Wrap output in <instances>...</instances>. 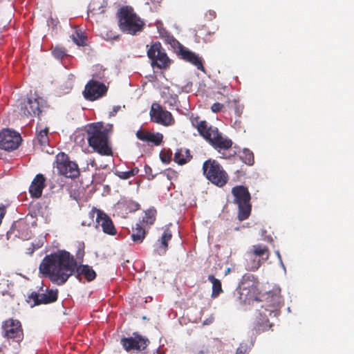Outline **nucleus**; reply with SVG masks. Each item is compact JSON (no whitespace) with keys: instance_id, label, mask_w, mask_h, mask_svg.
Here are the masks:
<instances>
[{"instance_id":"obj_1","label":"nucleus","mask_w":354,"mask_h":354,"mask_svg":"<svg viewBox=\"0 0 354 354\" xmlns=\"http://www.w3.org/2000/svg\"><path fill=\"white\" fill-rule=\"evenodd\" d=\"M39 271L44 275L48 276L51 281L58 285L64 284L75 271L80 281L84 278L91 281L96 277V273L91 266H77L74 257L65 250L46 256L39 266Z\"/></svg>"},{"instance_id":"obj_2","label":"nucleus","mask_w":354,"mask_h":354,"mask_svg":"<svg viewBox=\"0 0 354 354\" xmlns=\"http://www.w3.org/2000/svg\"><path fill=\"white\" fill-rule=\"evenodd\" d=\"M112 131V124H104L102 122L89 124L86 129L89 146L101 155H111L112 150L109 145V136Z\"/></svg>"},{"instance_id":"obj_3","label":"nucleus","mask_w":354,"mask_h":354,"mask_svg":"<svg viewBox=\"0 0 354 354\" xmlns=\"http://www.w3.org/2000/svg\"><path fill=\"white\" fill-rule=\"evenodd\" d=\"M283 303L281 296V289L279 287L274 288L272 291L267 293L264 304L258 309L257 326L258 330H266L272 327L269 324L268 316L277 317L279 315V308Z\"/></svg>"},{"instance_id":"obj_4","label":"nucleus","mask_w":354,"mask_h":354,"mask_svg":"<svg viewBox=\"0 0 354 354\" xmlns=\"http://www.w3.org/2000/svg\"><path fill=\"white\" fill-rule=\"evenodd\" d=\"M120 30L130 35H136L143 29V21L134 12L132 8L122 7L118 12Z\"/></svg>"},{"instance_id":"obj_5","label":"nucleus","mask_w":354,"mask_h":354,"mask_svg":"<svg viewBox=\"0 0 354 354\" xmlns=\"http://www.w3.org/2000/svg\"><path fill=\"white\" fill-rule=\"evenodd\" d=\"M258 287L259 281L253 274H247L243 275L237 289L240 301L245 304H250L251 301H257Z\"/></svg>"},{"instance_id":"obj_6","label":"nucleus","mask_w":354,"mask_h":354,"mask_svg":"<svg viewBox=\"0 0 354 354\" xmlns=\"http://www.w3.org/2000/svg\"><path fill=\"white\" fill-rule=\"evenodd\" d=\"M232 193L234 197V203L239 207V220L242 221L247 219L252 208L250 203L251 197L248 189L243 186H236L232 188Z\"/></svg>"},{"instance_id":"obj_7","label":"nucleus","mask_w":354,"mask_h":354,"mask_svg":"<svg viewBox=\"0 0 354 354\" xmlns=\"http://www.w3.org/2000/svg\"><path fill=\"white\" fill-rule=\"evenodd\" d=\"M147 56L153 69L167 70L171 65V59L160 42H155L149 47Z\"/></svg>"},{"instance_id":"obj_8","label":"nucleus","mask_w":354,"mask_h":354,"mask_svg":"<svg viewBox=\"0 0 354 354\" xmlns=\"http://www.w3.org/2000/svg\"><path fill=\"white\" fill-rule=\"evenodd\" d=\"M54 168L58 175L63 177H78L80 169L75 162L71 161L68 155L61 152L56 156Z\"/></svg>"},{"instance_id":"obj_9","label":"nucleus","mask_w":354,"mask_h":354,"mask_svg":"<svg viewBox=\"0 0 354 354\" xmlns=\"http://www.w3.org/2000/svg\"><path fill=\"white\" fill-rule=\"evenodd\" d=\"M22 138L16 131L4 129L0 131V149L6 151H13L19 148Z\"/></svg>"},{"instance_id":"obj_10","label":"nucleus","mask_w":354,"mask_h":354,"mask_svg":"<svg viewBox=\"0 0 354 354\" xmlns=\"http://www.w3.org/2000/svg\"><path fill=\"white\" fill-rule=\"evenodd\" d=\"M203 138L218 151L227 150L232 147V141L219 132L218 128L210 126Z\"/></svg>"},{"instance_id":"obj_11","label":"nucleus","mask_w":354,"mask_h":354,"mask_svg":"<svg viewBox=\"0 0 354 354\" xmlns=\"http://www.w3.org/2000/svg\"><path fill=\"white\" fill-rule=\"evenodd\" d=\"M3 336L8 340L19 343L24 339V333L21 324L19 321L8 319L3 323L2 325Z\"/></svg>"},{"instance_id":"obj_12","label":"nucleus","mask_w":354,"mask_h":354,"mask_svg":"<svg viewBox=\"0 0 354 354\" xmlns=\"http://www.w3.org/2000/svg\"><path fill=\"white\" fill-rule=\"evenodd\" d=\"M151 120L157 124L169 127L175 124L172 114L158 103H153L150 110Z\"/></svg>"},{"instance_id":"obj_13","label":"nucleus","mask_w":354,"mask_h":354,"mask_svg":"<svg viewBox=\"0 0 354 354\" xmlns=\"http://www.w3.org/2000/svg\"><path fill=\"white\" fill-rule=\"evenodd\" d=\"M108 87L96 80H91L85 86L83 95L89 101L97 100L106 95Z\"/></svg>"},{"instance_id":"obj_14","label":"nucleus","mask_w":354,"mask_h":354,"mask_svg":"<svg viewBox=\"0 0 354 354\" xmlns=\"http://www.w3.org/2000/svg\"><path fill=\"white\" fill-rule=\"evenodd\" d=\"M44 104L45 101L41 97L30 96L21 104L20 110L24 115L27 116L39 115Z\"/></svg>"},{"instance_id":"obj_15","label":"nucleus","mask_w":354,"mask_h":354,"mask_svg":"<svg viewBox=\"0 0 354 354\" xmlns=\"http://www.w3.org/2000/svg\"><path fill=\"white\" fill-rule=\"evenodd\" d=\"M149 342L148 339L143 337L137 333H134L132 337H123L120 341L122 346L127 352L142 351L147 347Z\"/></svg>"},{"instance_id":"obj_16","label":"nucleus","mask_w":354,"mask_h":354,"mask_svg":"<svg viewBox=\"0 0 354 354\" xmlns=\"http://www.w3.org/2000/svg\"><path fill=\"white\" fill-rule=\"evenodd\" d=\"M72 182L69 188L71 196L76 201L80 199L84 194V192L86 187L93 183V178H71Z\"/></svg>"},{"instance_id":"obj_17","label":"nucleus","mask_w":354,"mask_h":354,"mask_svg":"<svg viewBox=\"0 0 354 354\" xmlns=\"http://www.w3.org/2000/svg\"><path fill=\"white\" fill-rule=\"evenodd\" d=\"M203 171L205 177H225L227 175L222 166L213 159H209L203 163Z\"/></svg>"},{"instance_id":"obj_18","label":"nucleus","mask_w":354,"mask_h":354,"mask_svg":"<svg viewBox=\"0 0 354 354\" xmlns=\"http://www.w3.org/2000/svg\"><path fill=\"white\" fill-rule=\"evenodd\" d=\"M28 298L34 301V305L52 303L57 299V290H50L47 293L32 292Z\"/></svg>"},{"instance_id":"obj_19","label":"nucleus","mask_w":354,"mask_h":354,"mask_svg":"<svg viewBox=\"0 0 354 354\" xmlns=\"http://www.w3.org/2000/svg\"><path fill=\"white\" fill-rule=\"evenodd\" d=\"M96 223L97 226H100L104 233L115 235L116 230L113 225L111 219L103 212L97 211Z\"/></svg>"},{"instance_id":"obj_20","label":"nucleus","mask_w":354,"mask_h":354,"mask_svg":"<svg viewBox=\"0 0 354 354\" xmlns=\"http://www.w3.org/2000/svg\"><path fill=\"white\" fill-rule=\"evenodd\" d=\"M171 237V232L169 230H165L161 237L154 244L153 252L160 256L165 254L168 249V243Z\"/></svg>"},{"instance_id":"obj_21","label":"nucleus","mask_w":354,"mask_h":354,"mask_svg":"<svg viewBox=\"0 0 354 354\" xmlns=\"http://www.w3.org/2000/svg\"><path fill=\"white\" fill-rule=\"evenodd\" d=\"M179 53L183 59L196 66L198 70L204 71L203 60L198 55L183 46L180 47Z\"/></svg>"},{"instance_id":"obj_22","label":"nucleus","mask_w":354,"mask_h":354,"mask_svg":"<svg viewBox=\"0 0 354 354\" xmlns=\"http://www.w3.org/2000/svg\"><path fill=\"white\" fill-rule=\"evenodd\" d=\"M136 136L142 141L152 142L156 146L160 145L163 139V136L160 133H151L142 129L137 131Z\"/></svg>"},{"instance_id":"obj_23","label":"nucleus","mask_w":354,"mask_h":354,"mask_svg":"<svg viewBox=\"0 0 354 354\" xmlns=\"http://www.w3.org/2000/svg\"><path fill=\"white\" fill-rule=\"evenodd\" d=\"M252 257H258L263 263L269 259L270 251L266 245L257 244L252 245L248 251Z\"/></svg>"},{"instance_id":"obj_24","label":"nucleus","mask_w":354,"mask_h":354,"mask_svg":"<svg viewBox=\"0 0 354 354\" xmlns=\"http://www.w3.org/2000/svg\"><path fill=\"white\" fill-rule=\"evenodd\" d=\"M46 178H34L30 187L29 193L32 198H39L42 194V191L46 187Z\"/></svg>"},{"instance_id":"obj_25","label":"nucleus","mask_w":354,"mask_h":354,"mask_svg":"<svg viewBox=\"0 0 354 354\" xmlns=\"http://www.w3.org/2000/svg\"><path fill=\"white\" fill-rule=\"evenodd\" d=\"M189 120L192 125L197 129L201 136L203 137L209 131L210 126H208L205 120H201L198 116H194V115H192Z\"/></svg>"},{"instance_id":"obj_26","label":"nucleus","mask_w":354,"mask_h":354,"mask_svg":"<svg viewBox=\"0 0 354 354\" xmlns=\"http://www.w3.org/2000/svg\"><path fill=\"white\" fill-rule=\"evenodd\" d=\"M146 234L147 232L142 225L140 223H136L132 228L131 239L135 243L140 244L144 241Z\"/></svg>"},{"instance_id":"obj_27","label":"nucleus","mask_w":354,"mask_h":354,"mask_svg":"<svg viewBox=\"0 0 354 354\" xmlns=\"http://www.w3.org/2000/svg\"><path fill=\"white\" fill-rule=\"evenodd\" d=\"M35 141L37 142L40 146H47L49 143L48 129L38 127Z\"/></svg>"},{"instance_id":"obj_28","label":"nucleus","mask_w":354,"mask_h":354,"mask_svg":"<svg viewBox=\"0 0 354 354\" xmlns=\"http://www.w3.org/2000/svg\"><path fill=\"white\" fill-rule=\"evenodd\" d=\"M191 158L189 151L186 149H180L174 154V160L179 165L187 163Z\"/></svg>"},{"instance_id":"obj_29","label":"nucleus","mask_w":354,"mask_h":354,"mask_svg":"<svg viewBox=\"0 0 354 354\" xmlns=\"http://www.w3.org/2000/svg\"><path fill=\"white\" fill-rule=\"evenodd\" d=\"M246 269L251 271L257 270L261 265L263 263L258 257H252L249 255V252L246 253Z\"/></svg>"},{"instance_id":"obj_30","label":"nucleus","mask_w":354,"mask_h":354,"mask_svg":"<svg viewBox=\"0 0 354 354\" xmlns=\"http://www.w3.org/2000/svg\"><path fill=\"white\" fill-rule=\"evenodd\" d=\"M208 280L212 283V297L216 298L223 292L221 282L212 274L208 276Z\"/></svg>"},{"instance_id":"obj_31","label":"nucleus","mask_w":354,"mask_h":354,"mask_svg":"<svg viewBox=\"0 0 354 354\" xmlns=\"http://www.w3.org/2000/svg\"><path fill=\"white\" fill-rule=\"evenodd\" d=\"M156 26L160 35L162 37H166L167 41H168L171 45L175 46L176 44H179V43L172 36H170L167 31L163 28V24L161 21H157L156 22Z\"/></svg>"},{"instance_id":"obj_32","label":"nucleus","mask_w":354,"mask_h":354,"mask_svg":"<svg viewBox=\"0 0 354 354\" xmlns=\"http://www.w3.org/2000/svg\"><path fill=\"white\" fill-rule=\"evenodd\" d=\"M212 34L206 30H198L196 32V39L199 42L203 41L204 42H209L212 41Z\"/></svg>"},{"instance_id":"obj_33","label":"nucleus","mask_w":354,"mask_h":354,"mask_svg":"<svg viewBox=\"0 0 354 354\" xmlns=\"http://www.w3.org/2000/svg\"><path fill=\"white\" fill-rule=\"evenodd\" d=\"M241 158L245 164L248 165H252L254 163V154L250 150L248 149H245L243 151L241 155Z\"/></svg>"},{"instance_id":"obj_34","label":"nucleus","mask_w":354,"mask_h":354,"mask_svg":"<svg viewBox=\"0 0 354 354\" xmlns=\"http://www.w3.org/2000/svg\"><path fill=\"white\" fill-rule=\"evenodd\" d=\"M93 79L92 80H96L98 81V80H104L105 77L104 75V69L103 67L100 65H96L93 67Z\"/></svg>"},{"instance_id":"obj_35","label":"nucleus","mask_w":354,"mask_h":354,"mask_svg":"<svg viewBox=\"0 0 354 354\" xmlns=\"http://www.w3.org/2000/svg\"><path fill=\"white\" fill-rule=\"evenodd\" d=\"M52 53L53 56L60 60L67 59L68 57L66 51L62 47L56 46L53 49Z\"/></svg>"},{"instance_id":"obj_36","label":"nucleus","mask_w":354,"mask_h":354,"mask_svg":"<svg viewBox=\"0 0 354 354\" xmlns=\"http://www.w3.org/2000/svg\"><path fill=\"white\" fill-rule=\"evenodd\" d=\"M71 38L78 46H83L85 44L86 37L82 31L76 30L75 34L72 35Z\"/></svg>"},{"instance_id":"obj_37","label":"nucleus","mask_w":354,"mask_h":354,"mask_svg":"<svg viewBox=\"0 0 354 354\" xmlns=\"http://www.w3.org/2000/svg\"><path fill=\"white\" fill-rule=\"evenodd\" d=\"M172 151L169 149H163L160 153V158L164 163H169L171 159Z\"/></svg>"},{"instance_id":"obj_38","label":"nucleus","mask_w":354,"mask_h":354,"mask_svg":"<svg viewBox=\"0 0 354 354\" xmlns=\"http://www.w3.org/2000/svg\"><path fill=\"white\" fill-rule=\"evenodd\" d=\"M84 248L85 245L83 241H79L77 243L76 258L77 260L82 261L84 256Z\"/></svg>"},{"instance_id":"obj_39","label":"nucleus","mask_w":354,"mask_h":354,"mask_svg":"<svg viewBox=\"0 0 354 354\" xmlns=\"http://www.w3.org/2000/svg\"><path fill=\"white\" fill-rule=\"evenodd\" d=\"M155 210H148L145 213V217H143L142 222L149 223V224H153L155 221Z\"/></svg>"},{"instance_id":"obj_40","label":"nucleus","mask_w":354,"mask_h":354,"mask_svg":"<svg viewBox=\"0 0 354 354\" xmlns=\"http://www.w3.org/2000/svg\"><path fill=\"white\" fill-rule=\"evenodd\" d=\"M211 183L218 187H223L227 183V178H208Z\"/></svg>"},{"instance_id":"obj_41","label":"nucleus","mask_w":354,"mask_h":354,"mask_svg":"<svg viewBox=\"0 0 354 354\" xmlns=\"http://www.w3.org/2000/svg\"><path fill=\"white\" fill-rule=\"evenodd\" d=\"M223 107H224L223 104H222L219 102H216L212 104V106L211 107V110L214 113H218L222 111Z\"/></svg>"},{"instance_id":"obj_42","label":"nucleus","mask_w":354,"mask_h":354,"mask_svg":"<svg viewBox=\"0 0 354 354\" xmlns=\"http://www.w3.org/2000/svg\"><path fill=\"white\" fill-rule=\"evenodd\" d=\"M248 351V345L245 343H241L236 350V354H245Z\"/></svg>"},{"instance_id":"obj_43","label":"nucleus","mask_w":354,"mask_h":354,"mask_svg":"<svg viewBox=\"0 0 354 354\" xmlns=\"http://www.w3.org/2000/svg\"><path fill=\"white\" fill-rule=\"evenodd\" d=\"M216 15L215 11L210 10L205 13V17L207 20L212 21V19H214L216 17Z\"/></svg>"},{"instance_id":"obj_44","label":"nucleus","mask_w":354,"mask_h":354,"mask_svg":"<svg viewBox=\"0 0 354 354\" xmlns=\"http://www.w3.org/2000/svg\"><path fill=\"white\" fill-rule=\"evenodd\" d=\"M120 109H121L120 106H113V110L109 113V116L110 117L115 116Z\"/></svg>"},{"instance_id":"obj_45","label":"nucleus","mask_w":354,"mask_h":354,"mask_svg":"<svg viewBox=\"0 0 354 354\" xmlns=\"http://www.w3.org/2000/svg\"><path fill=\"white\" fill-rule=\"evenodd\" d=\"M242 111H243V107L239 105H237L236 107V109H235V112H236V115L238 116H241Z\"/></svg>"},{"instance_id":"obj_46","label":"nucleus","mask_w":354,"mask_h":354,"mask_svg":"<svg viewBox=\"0 0 354 354\" xmlns=\"http://www.w3.org/2000/svg\"><path fill=\"white\" fill-rule=\"evenodd\" d=\"M275 253H276V254H277V257H278V259H279V260L280 261V263H281V266L285 270V266H284V264H283V263L282 261L281 257V254H280L279 252V251H276Z\"/></svg>"},{"instance_id":"obj_47","label":"nucleus","mask_w":354,"mask_h":354,"mask_svg":"<svg viewBox=\"0 0 354 354\" xmlns=\"http://www.w3.org/2000/svg\"><path fill=\"white\" fill-rule=\"evenodd\" d=\"M139 204L137 203H133V210H136L138 209H139Z\"/></svg>"},{"instance_id":"obj_48","label":"nucleus","mask_w":354,"mask_h":354,"mask_svg":"<svg viewBox=\"0 0 354 354\" xmlns=\"http://www.w3.org/2000/svg\"><path fill=\"white\" fill-rule=\"evenodd\" d=\"M138 171V169H133V170H131V171H130V173H131V176H135V175H136V174H137Z\"/></svg>"},{"instance_id":"obj_49","label":"nucleus","mask_w":354,"mask_h":354,"mask_svg":"<svg viewBox=\"0 0 354 354\" xmlns=\"http://www.w3.org/2000/svg\"><path fill=\"white\" fill-rule=\"evenodd\" d=\"M33 252H34V248H32V249L28 248L27 253H28L29 254H32L33 253Z\"/></svg>"},{"instance_id":"obj_50","label":"nucleus","mask_w":354,"mask_h":354,"mask_svg":"<svg viewBox=\"0 0 354 354\" xmlns=\"http://www.w3.org/2000/svg\"><path fill=\"white\" fill-rule=\"evenodd\" d=\"M35 177L39 178V177H44V175L41 174H38L35 176Z\"/></svg>"},{"instance_id":"obj_51","label":"nucleus","mask_w":354,"mask_h":354,"mask_svg":"<svg viewBox=\"0 0 354 354\" xmlns=\"http://www.w3.org/2000/svg\"><path fill=\"white\" fill-rule=\"evenodd\" d=\"M0 354H4L2 348H0Z\"/></svg>"},{"instance_id":"obj_52","label":"nucleus","mask_w":354,"mask_h":354,"mask_svg":"<svg viewBox=\"0 0 354 354\" xmlns=\"http://www.w3.org/2000/svg\"><path fill=\"white\" fill-rule=\"evenodd\" d=\"M80 137H81V136H80V135H79V136H76V139H75V141H76V142H77V139H78Z\"/></svg>"},{"instance_id":"obj_53","label":"nucleus","mask_w":354,"mask_h":354,"mask_svg":"<svg viewBox=\"0 0 354 354\" xmlns=\"http://www.w3.org/2000/svg\"><path fill=\"white\" fill-rule=\"evenodd\" d=\"M129 176H130L129 174H127L125 176H124L123 177L127 178V177H129Z\"/></svg>"},{"instance_id":"obj_54","label":"nucleus","mask_w":354,"mask_h":354,"mask_svg":"<svg viewBox=\"0 0 354 354\" xmlns=\"http://www.w3.org/2000/svg\"><path fill=\"white\" fill-rule=\"evenodd\" d=\"M152 1H154V2H159L160 0H151Z\"/></svg>"},{"instance_id":"obj_55","label":"nucleus","mask_w":354,"mask_h":354,"mask_svg":"<svg viewBox=\"0 0 354 354\" xmlns=\"http://www.w3.org/2000/svg\"><path fill=\"white\" fill-rule=\"evenodd\" d=\"M82 140H84V136H82Z\"/></svg>"}]
</instances>
